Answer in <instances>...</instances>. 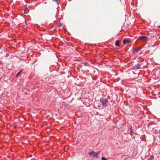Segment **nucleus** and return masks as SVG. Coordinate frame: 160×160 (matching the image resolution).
<instances>
[{
  "mask_svg": "<svg viewBox=\"0 0 160 160\" xmlns=\"http://www.w3.org/2000/svg\"><path fill=\"white\" fill-rule=\"evenodd\" d=\"M102 104L103 108H105L108 106V100L106 98H102L100 100Z\"/></svg>",
  "mask_w": 160,
  "mask_h": 160,
  "instance_id": "obj_1",
  "label": "nucleus"
},
{
  "mask_svg": "<svg viewBox=\"0 0 160 160\" xmlns=\"http://www.w3.org/2000/svg\"><path fill=\"white\" fill-rule=\"evenodd\" d=\"M89 155L90 156H92L93 157H96L97 158H98V156L97 155L96 152L94 151H92L89 152Z\"/></svg>",
  "mask_w": 160,
  "mask_h": 160,
  "instance_id": "obj_2",
  "label": "nucleus"
},
{
  "mask_svg": "<svg viewBox=\"0 0 160 160\" xmlns=\"http://www.w3.org/2000/svg\"><path fill=\"white\" fill-rule=\"evenodd\" d=\"M139 39L143 41H145L147 40L148 38L146 36H142L140 37Z\"/></svg>",
  "mask_w": 160,
  "mask_h": 160,
  "instance_id": "obj_3",
  "label": "nucleus"
},
{
  "mask_svg": "<svg viewBox=\"0 0 160 160\" xmlns=\"http://www.w3.org/2000/svg\"><path fill=\"white\" fill-rule=\"evenodd\" d=\"M142 47H141V48H135V49L133 52H136V53H137V52H138V51L142 48Z\"/></svg>",
  "mask_w": 160,
  "mask_h": 160,
  "instance_id": "obj_4",
  "label": "nucleus"
},
{
  "mask_svg": "<svg viewBox=\"0 0 160 160\" xmlns=\"http://www.w3.org/2000/svg\"><path fill=\"white\" fill-rule=\"evenodd\" d=\"M141 66V64L138 63V64L135 66V69H140Z\"/></svg>",
  "mask_w": 160,
  "mask_h": 160,
  "instance_id": "obj_5",
  "label": "nucleus"
},
{
  "mask_svg": "<svg viewBox=\"0 0 160 160\" xmlns=\"http://www.w3.org/2000/svg\"><path fill=\"white\" fill-rule=\"evenodd\" d=\"M130 41L128 39H124L123 40V42L124 44H126L127 43H129Z\"/></svg>",
  "mask_w": 160,
  "mask_h": 160,
  "instance_id": "obj_6",
  "label": "nucleus"
},
{
  "mask_svg": "<svg viewBox=\"0 0 160 160\" xmlns=\"http://www.w3.org/2000/svg\"><path fill=\"white\" fill-rule=\"evenodd\" d=\"M115 44L117 46H118V47L120 45H119V41L117 40L115 42Z\"/></svg>",
  "mask_w": 160,
  "mask_h": 160,
  "instance_id": "obj_7",
  "label": "nucleus"
},
{
  "mask_svg": "<svg viewBox=\"0 0 160 160\" xmlns=\"http://www.w3.org/2000/svg\"><path fill=\"white\" fill-rule=\"evenodd\" d=\"M154 157L153 155L150 156V157L148 159V160H152L154 158Z\"/></svg>",
  "mask_w": 160,
  "mask_h": 160,
  "instance_id": "obj_8",
  "label": "nucleus"
},
{
  "mask_svg": "<svg viewBox=\"0 0 160 160\" xmlns=\"http://www.w3.org/2000/svg\"><path fill=\"white\" fill-rule=\"evenodd\" d=\"M130 132L131 133H134V131L132 130V128H130Z\"/></svg>",
  "mask_w": 160,
  "mask_h": 160,
  "instance_id": "obj_9",
  "label": "nucleus"
},
{
  "mask_svg": "<svg viewBox=\"0 0 160 160\" xmlns=\"http://www.w3.org/2000/svg\"><path fill=\"white\" fill-rule=\"evenodd\" d=\"M22 72V71L18 72L17 74L16 77H18Z\"/></svg>",
  "mask_w": 160,
  "mask_h": 160,
  "instance_id": "obj_10",
  "label": "nucleus"
},
{
  "mask_svg": "<svg viewBox=\"0 0 160 160\" xmlns=\"http://www.w3.org/2000/svg\"><path fill=\"white\" fill-rule=\"evenodd\" d=\"M102 160H107L106 158L104 157H103L102 158Z\"/></svg>",
  "mask_w": 160,
  "mask_h": 160,
  "instance_id": "obj_11",
  "label": "nucleus"
},
{
  "mask_svg": "<svg viewBox=\"0 0 160 160\" xmlns=\"http://www.w3.org/2000/svg\"><path fill=\"white\" fill-rule=\"evenodd\" d=\"M100 153V151H98V152H96V154H97V155H98V154H99Z\"/></svg>",
  "mask_w": 160,
  "mask_h": 160,
  "instance_id": "obj_12",
  "label": "nucleus"
},
{
  "mask_svg": "<svg viewBox=\"0 0 160 160\" xmlns=\"http://www.w3.org/2000/svg\"><path fill=\"white\" fill-rule=\"evenodd\" d=\"M87 62H85V63H84V64L85 65H87Z\"/></svg>",
  "mask_w": 160,
  "mask_h": 160,
  "instance_id": "obj_13",
  "label": "nucleus"
},
{
  "mask_svg": "<svg viewBox=\"0 0 160 160\" xmlns=\"http://www.w3.org/2000/svg\"><path fill=\"white\" fill-rule=\"evenodd\" d=\"M159 38L160 39V36L159 37Z\"/></svg>",
  "mask_w": 160,
  "mask_h": 160,
  "instance_id": "obj_14",
  "label": "nucleus"
}]
</instances>
